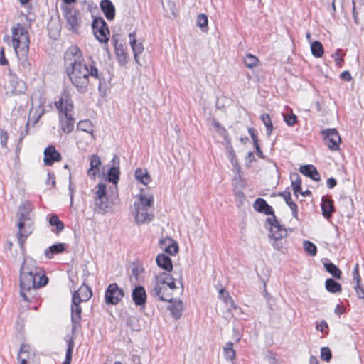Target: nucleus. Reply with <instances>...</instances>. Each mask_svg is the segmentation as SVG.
<instances>
[{
    "mask_svg": "<svg viewBox=\"0 0 364 364\" xmlns=\"http://www.w3.org/2000/svg\"><path fill=\"white\" fill-rule=\"evenodd\" d=\"M80 304V302H79L78 299L77 298V294L72 295L71 321L73 332L77 329L81 321L82 309Z\"/></svg>",
    "mask_w": 364,
    "mask_h": 364,
    "instance_id": "nucleus-16",
    "label": "nucleus"
},
{
    "mask_svg": "<svg viewBox=\"0 0 364 364\" xmlns=\"http://www.w3.org/2000/svg\"><path fill=\"white\" fill-rule=\"evenodd\" d=\"M321 358L326 361L329 362L332 358V353L329 348L322 347L321 349Z\"/></svg>",
    "mask_w": 364,
    "mask_h": 364,
    "instance_id": "nucleus-52",
    "label": "nucleus"
},
{
    "mask_svg": "<svg viewBox=\"0 0 364 364\" xmlns=\"http://www.w3.org/2000/svg\"><path fill=\"white\" fill-rule=\"evenodd\" d=\"M224 355L228 360H232L235 357V351L233 349V343L228 342L223 347Z\"/></svg>",
    "mask_w": 364,
    "mask_h": 364,
    "instance_id": "nucleus-41",
    "label": "nucleus"
},
{
    "mask_svg": "<svg viewBox=\"0 0 364 364\" xmlns=\"http://www.w3.org/2000/svg\"><path fill=\"white\" fill-rule=\"evenodd\" d=\"M97 198H105L107 196V187L104 183L97 185V190L95 191Z\"/></svg>",
    "mask_w": 364,
    "mask_h": 364,
    "instance_id": "nucleus-51",
    "label": "nucleus"
},
{
    "mask_svg": "<svg viewBox=\"0 0 364 364\" xmlns=\"http://www.w3.org/2000/svg\"><path fill=\"white\" fill-rule=\"evenodd\" d=\"M260 119L266 127L267 135L269 136L273 130V125L269 115L268 114H262L260 117Z\"/></svg>",
    "mask_w": 364,
    "mask_h": 364,
    "instance_id": "nucleus-47",
    "label": "nucleus"
},
{
    "mask_svg": "<svg viewBox=\"0 0 364 364\" xmlns=\"http://www.w3.org/2000/svg\"><path fill=\"white\" fill-rule=\"evenodd\" d=\"M291 180V186L294 194L297 196L298 193L301 190V179L298 173H292L290 176Z\"/></svg>",
    "mask_w": 364,
    "mask_h": 364,
    "instance_id": "nucleus-37",
    "label": "nucleus"
},
{
    "mask_svg": "<svg viewBox=\"0 0 364 364\" xmlns=\"http://www.w3.org/2000/svg\"><path fill=\"white\" fill-rule=\"evenodd\" d=\"M72 289L73 290V295L77 293V298L80 303L88 301L92 295L91 288L84 284L77 290H75V287H72Z\"/></svg>",
    "mask_w": 364,
    "mask_h": 364,
    "instance_id": "nucleus-22",
    "label": "nucleus"
},
{
    "mask_svg": "<svg viewBox=\"0 0 364 364\" xmlns=\"http://www.w3.org/2000/svg\"><path fill=\"white\" fill-rule=\"evenodd\" d=\"M353 279L356 281V282H360L361 280L360 276L359 274V265L356 264L353 270Z\"/></svg>",
    "mask_w": 364,
    "mask_h": 364,
    "instance_id": "nucleus-59",
    "label": "nucleus"
},
{
    "mask_svg": "<svg viewBox=\"0 0 364 364\" xmlns=\"http://www.w3.org/2000/svg\"><path fill=\"white\" fill-rule=\"evenodd\" d=\"M90 168L87 170V175L91 178H95L97 173L100 170L101 166V160L97 154H92L90 159Z\"/></svg>",
    "mask_w": 364,
    "mask_h": 364,
    "instance_id": "nucleus-28",
    "label": "nucleus"
},
{
    "mask_svg": "<svg viewBox=\"0 0 364 364\" xmlns=\"http://www.w3.org/2000/svg\"><path fill=\"white\" fill-rule=\"evenodd\" d=\"M111 41L114 47L115 54L119 65L122 66L126 65L128 60L125 45L119 41V36L117 35H113L112 36Z\"/></svg>",
    "mask_w": 364,
    "mask_h": 364,
    "instance_id": "nucleus-12",
    "label": "nucleus"
},
{
    "mask_svg": "<svg viewBox=\"0 0 364 364\" xmlns=\"http://www.w3.org/2000/svg\"><path fill=\"white\" fill-rule=\"evenodd\" d=\"M312 55L316 58H321L323 54V47L318 41H314L311 45Z\"/></svg>",
    "mask_w": 364,
    "mask_h": 364,
    "instance_id": "nucleus-38",
    "label": "nucleus"
},
{
    "mask_svg": "<svg viewBox=\"0 0 364 364\" xmlns=\"http://www.w3.org/2000/svg\"><path fill=\"white\" fill-rule=\"evenodd\" d=\"M267 221L270 224L269 237L274 240H279L287 235V230L278 222L276 216L267 218Z\"/></svg>",
    "mask_w": 364,
    "mask_h": 364,
    "instance_id": "nucleus-13",
    "label": "nucleus"
},
{
    "mask_svg": "<svg viewBox=\"0 0 364 364\" xmlns=\"http://www.w3.org/2000/svg\"><path fill=\"white\" fill-rule=\"evenodd\" d=\"M134 177L136 181L144 185H148L151 181L150 176L146 169L136 168L134 171Z\"/></svg>",
    "mask_w": 364,
    "mask_h": 364,
    "instance_id": "nucleus-33",
    "label": "nucleus"
},
{
    "mask_svg": "<svg viewBox=\"0 0 364 364\" xmlns=\"http://www.w3.org/2000/svg\"><path fill=\"white\" fill-rule=\"evenodd\" d=\"M170 304H171L168 306V309L171 311V316L176 319H179L183 311L182 301L173 299L172 303Z\"/></svg>",
    "mask_w": 364,
    "mask_h": 364,
    "instance_id": "nucleus-30",
    "label": "nucleus"
},
{
    "mask_svg": "<svg viewBox=\"0 0 364 364\" xmlns=\"http://www.w3.org/2000/svg\"><path fill=\"white\" fill-rule=\"evenodd\" d=\"M48 283V277L41 275L37 277L34 275L20 273V294L26 301L31 302L34 298L36 290L46 286Z\"/></svg>",
    "mask_w": 364,
    "mask_h": 364,
    "instance_id": "nucleus-4",
    "label": "nucleus"
},
{
    "mask_svg": "<svg viewBox=\"0 0 364 364\" xmlns=\"http://www.w3.org/2000/svg\"><path fill=\"white\" fill-rule=\"evenodd\" d=\"M208 17L205 14H200L197 17V26L200 27L203 31L208 28Z\"/></svg>",
    "mask_w": 364,
    "mask_h": 364,
    "instance_id": "nucleus-49",
    "label": "nucleus"
},
{
    "mask_svg": "<svg viewBox=\"0 0 364 364\" xmlns=\"http://www.w3.org/2000/svg\"><path fill=\"white\" fill-rule=\"evenodd\" d=\"M284 120L289 126H294L297 122V117L293 114H287L284 115Z\"/></svg>",
    "mask_w": 364,
    "mask_h": 364,
    "instance_id": "nucleus-53",
    "label": "nucleus"
},
{
    "mask_svg": "<svg viewBox=\"0 0 364 364\" xmlns=\"http://www.w3.org/2000/svg\"><path fill=\"white\" fill-rule=\"evenodd\" d=\"M69 194H70V205L73 203V197H74V193L75 191V186L73 184L71 181V175H70L69 177Z\"/></svg>",
    "mask_w": 364,
    "mask_h": 364,
    "instance_id": "nucleus-57",
    "label": "nucleus"
},
{
    "mask_svg": "<svg viewBox=\"0 0 364 364\" xmlns=\"http://www.w3.org/2000/svg\"><path fill=\"white\" fill-rule=\"evenodd\" d=\"M95 205L101 210L107 212L109 208L107 197L106 196L105 198H96Z\"/></svg>",
    "mask_w": 364,
    "mask_h": 364,
    "instance_id": "nucleus-50",
    "label": "nucleus"
},
{
    "mask_svg": "<svg viewBox=\"0 0 364 364\" xmlns=\"http://www.w3.org/2000/svg\"><path fill=\"white\" fill-rule=\"evenodd\" d=\"M132 297L136 306L144 308L146 303V292L144 287L136 286L132 289Z\"/></svg>",
    "mask_w": 364,
    "mask_h": 364,
    "instance_id": "nucleus-18",
    "label": "nucleus"
},
{
    "mask_svg": "<svg viewBox=\"0 0 364 364\" xmlns=\"http://www.w3.org/2000/svg\"><path fill=\"white\" fill-rule=\"evenodd\" d=\"M299 171L306 177L310 178L313 181H319L321 180L320 173L316 170V167L311 164H306L301 166Z\"/></svg>",
    "mask_w": 364,
    "mask_h": 364,
    "instance_id": "nucleus-25",
    "label": "nucleus"
},
{
    "mask_svg": "<svg viewBox=\"0 0 364 364\" xmlns=\"http://www.w3.org/2000/svg\"><path fill=\"white\" fill-rule=\"evenodd\" d=\"M64 67L70 81L78 92L85 93L88 90L90 77L99 80L100 87L101 75L97 68L92 65L88 68L81 50L77 46L69 47L65 52Z\"/></svg>",
    "mask_w": 364,
    "mask_h": 364,
    "instance_id": "nucleus-1",
    "label": "nucleus"
},
{
    "mask_svg": "<svg viewBox=\"0 0 364 364\" xmlns=\"http://www.w3.org/2000/svg\"><path fill=\"white\" fill-rule=\"evenodd\" d=\"M219 299H221L223 302L228 304L229 301L232 299V297L230 296L228 291H225L224 289H221L219 291Z\"/></svg>",
    "mask_w": 364,
    "mask_h": 364,
    "instance_id": "nucleus-54",
    "label": "nucleus"
},
{
    "mask_svg": "<svg viewBox=\"0 0 364 364\" xmlns=\"http://www.w3.org/2000/svg\"><path fill=\"white\" fill-rule=\"evenodd\" d=\"M279 195L282 196L285 200L287 205L289 207L292 212L293 217L299 220L298 215V206L292 200L291 193L289 191H285L282 193H279Z\"/></svg>",
    "mask_w": 364,
    "mask_h": 364,
    "instance_id": "nucleus-27",
    "label": "nucleus"
},
{
    "mask_svg": "<svg viewBox=\"0 0 364 364\" xmlns=\"http://www.w3.org/2000/svg\"><path fill=\"white\" fill-rule=\"evenodd\" d=\"M100 9L109 21L113 20L115 17V7L110 0H102Z\"/></svg>",
    "mask_w": 364,
    "mask_h": 364,
    "instance_id": "nucleus-26",
    "label": "nucleus"
},
{
    "mask_svg": "<svg viewBox=\"0 0 364 364\" xmlns=\"http://www.w3.org/2000/svg\"><path fill=\"white\" fill-rule=\"evenodd\" d=\"M32 208V204L29 201H25L21 204L16 213L18 218L16 235L21 248H23L26 239L34 230L33 222L30 215Z\"/></svg>",
    "mask_w": 364,
    "mask_h": 364,
    "instance_id": "nucleus-2",
    "label": "nucleus"
},
{
    "mask_svg": "<svg viewBox=\"0 0 364 364\" xmlns=\"http://www.w3.org/2000/svg\"><path fill=\"white\" fill-rule=\"evenodd\" d=\"M134 218L138 225L151 222L154 219L153 210L141 207V204L135 201L134 203Z\"/></svg>",
    "mask_w": 364,
    "mask_h": 364,
    "instance_id": "nucleus-10",
    "label": "nucleus"
},
{
    "mask_svg": "<svg viewBox=\"0 0 364 364\" xmlns=\"http://www.w3.org/2000/svg\"><path fill=\"white\" fill-rule=\"evenodd\" d=\"M124 296V290L117 283H112L108 285L105 293V303L116 305L122 299Z\"/></svg>",
    "mask_w": 364,
    "mask_h": 364,
    "instance_id": "nucleus-7",
    "label": "nucleus"
},
{
    "mask_svg": "<svg viewBox=\"0 0 364 364\" xmlns=\"http://www.w3.org/2000/svg\"><path fill=\"white\" fill-rule=\"evenodd\" d=\"M67 350H66V354H65V358L63 361V364H70L72 360V354H73V350L74 347V342L72 338H70L68 341L67 343Z\"/></svg>",
    "mask_w": 364,
    "mask_h": 364,
    "instance_id": "nucleus-46",
    "label": "nucleus"
},
{
    "mask_svg": "<svg viewBox=\"0 0 364 364\" xmlns=\"http://www.w3.org/2000/svg\"><path fill=\"white\" fill-rule=\"evenodd\" d=\"M8 88L13 95H20L26 92V84L9 70Z\"/></svg>",
    "mask_w": 364,
    "mask_h": 364,
    "instance_id": "nucleus-11",
    "label": "nucleus"
},
{
    "mask_svg": "<svg viewBox=\"0 0 364 364\" xmlns=\"http://www.w3.org/2000/svg\"><path fill=\"white\" fill-rule=\"evenodd\" d=\"M321 210L324 218L328 219L335 211L333 200L327 196H323L321 199Z\"/></svg>",
    "mask_w": 364,
    "mask_h": 364,
    "instance_id": "nucleus-24",
    "label": "nucleus"
},
{
    "mask_svg": "<svg viewBox=\"0 0 364 364\" xmlns=\"http://www.w3.org/2000/svg\"><path fill=\"white\" fill-rule=\"evenodd\" d=\"M316 328L317 331L323 332L326 328H328V324L326 321H321L316 323Z\"/></svg>",
    "mask_w": 364,
    "mask_h": 364,
    "instance_id": "nucleus-61",
    "label": "nucleus"
},
{
    "mask_svg": "<svg viewBox=\"0 0 364 364\" xmlns=\"http://www.w3.org/2000/svg\"><path fill=\"white\" fill-rule=\"evenodd\" d=\"M20 273H26L34 275L37 277H41V275H46L43 269L39 267L36 262L32 258H26L23 260Z\"/></svg>",
    "mask_w": 364,
    "mask_h": 364,
    "instance_id": "nucleus-15",
    "label": "nucleus"
},
{
    "mask_svg": "<svg viewBox=\"0 0 364 364\" xmlns=\"http://www.w3.org/2000/svg\"><path fill=\"white\" fill-rule=\"evenodd\" d=\"M324 267L336 279H339L341 278V271L332 262L325 263Z\"/></svg>",
    "mask_w": 364,
    "mask_h": 364,
    "instance_id": "nucleus-40",
    "label": "nucleus"
},
{
    "mask_svg": "<svg viewBox=\"0 0 364 364\" xmlns=\"http://www.w3.org/2000/svg\"><path fill=\"white\" fill-rule=\"evenodd\" d=\"M35 355L31 352V347L28 344H22L18 354V360L21 364H35Z\"/></svg>",
    "mask_w": 364,
    "mask_h": 364,
    "instance_id": "nucleus-17",
    "label": "nucleus"
},
{
    "mask_svg": "<svg viewBox=\"0 0 364 364\" xmlns=\"http://www.w3.org/2000/svg\"><path fill=\"white\" fill-rule=\"evenodd\" d=\"M61 159L60 154L56 151L55 146H48L44 150V163L47 166H51L54 162Z\"/></svg>",
    "mask_w": 364,
    "mask_h": 364,
    "instance_id": "nucleus-19",
    "label": "nucleus"
},
{
    "mask_svg": "<svg viewBox=\"0 0 364 364\" xmlns=\"http://www.w3.org/2000/svg\"><path fill=\"white\" fill-rule=\"evenodd\" d=\"M114 166L109 168L107 173V180L109 182L117 185L119 179V159L116 156L113 158Z\"/></svg>",
    "mask_w": 364,
    "mask_h": 364,
    "instance_id": "nucleus-21",
    "label": "nucleus"
},
{
    "mask_svg": "<svg viewBox=\"0 0 364 364\" xmlns=\"http://www.w3.org/2000/svg\"><path fill=\"white\" fill-rule=\"evenodd\" d=\"M341 78L347 82H349L352 79L351 75L348 71H343L341 73Z\"/></svg>",
    "mask_w": 364,
    "mask_h": 364,
    "instance_id": "nucleus-63",
    "label": "nucleus"
},
{
    "mask_svg": "<svg viewBox=\"0 0 364 364\" xmlns=\"http://www.w3.org/2000/svg\"><path fill=\"white\" fill-rule=\"evenodd\" d=\"M49 223L51 226L55 227V229L53 230V232L57 235L60 233L64 229L63 223L60 220L58 216L55 214H53L50 216Z\"/></svg>",
    "mask_w": 364,
    "mask_h": 364,
    "instance_id": "nucleus-34",
    "label": "nucleus"
},
{
    "mask_svg": "<svg viewBox=\"0 0 364 364\" xmlns=\"http://www.w3.org/2000/svg\"><path fill=\"white\" fill-rule=\"evenodd\" d=\"M29 32L26 26L20 23L14 24L11 28V46L14 51L29 49Z\"/></svg>",
    "mask_w": 364,
    "mask_h": 364,
    "instance_id": "nucleus-5",
    "label": "nucleus"
},
{
    "mask_svg": "<svg viewBox=\"0 0 364 364\" xmlns=\"http://www.w3.org/2000/svg\"><path fill=\"white\" fill-rule=\"evenodd\" d=\"M156 262L159 267L165 271L171 272L173 269L171 259L166 255L160 254L157 255Z\"/></svg>",
    "mask_w": 364,
    "mask_h": 364,
    "instance_id": "nucleus-29",
    "label": "nucleus"
},
{
    "mask_svg": "<svg viewBox=\"0 0 364 364\" xmlns=\"http://www.w3.org/2000/svg\"><path fill=\"white\" fill-rule=\"evenodd\" d=\"M248 133L250 135V136L253 141L254 145L258 144L259 141H258V138H257V130L255 128L250 127L248 129Z\"/></svg>",
    "mask_w": 364,
    "mask_h": 364,
    "instance_id": "nucleus-58",
    "label": "nucleus"
},
{
    "mask_svg": "<svg viewBox=\"0 0 364 364\" xmlns=\"http://www.w3.org/2000/svg\"><path fill=\"white\" fill-rule=\"evenodd\" d=\"M253 208L257 212L264 213L267 215L272 216L274 215L272 207L270 206L263 198H259L256 199L253 204Z\"/></svg>",
    "mask_w": 364,
    "mask_h": 364,
    "instance_id": "nucleus-23",
    "label": "nucleus"
},
{
    "mask_svg": "<svg viewBox=\"0 0 364 364\" xmlns=\"http://www.w3.org/2000/svg\"><path fill=\"white\" fill-rule=\"evenodd\" d=\"M325 287L328 291L337 293L341 291V285L333 279L329 278L326 280Z\"/></svg>",
    "mask_w": 364,
    "mask_h": 364,
    "instance_id": "nucleus-35",
    "label": "nucleus"
},
{
    "mask_svg": "<svg viewBox=\"0 0 364 364\" xmlns=\"http://www.w3.org/2000/svg\"><path fill=\"white\" fill-rule=\"evenodd\" d=\"M303 247L305 252L311 257H314L317 254V247L316 245L309 240L303 242Z\"/></svg>",
    "mask_w": 364,
    "mask_h": 364,
    "instance_id": "nucleus-43",
    "label": "nucleus"
},
{
    "mask_svg": "<svg viewBox=\"0 0 364 364\" xmlns=\"http://www.w3.org/2000/svg\"><path fill=\"white\" fill-rule=\"evenodd\" d=\"M258 63V58L252 54H247L244 58V63L248 68L256 67Z\"/></svg>",
    "mask_w": 364,
    "mask_h": 364,
    "instance_id": "nucleus-45",
    "label": "nucleus"
},
{
    "mask_svg": "<svg viewBox=\"0 0 364 364\" xmlns=\"http://www.w3.org/2000/svg\"><path fill=\"white\" fill-rule=\"evenodd\" d=\"M326 183L328 188H333L336 186L337 181L334 178H330L327 180Z\"/></svg>",
    "mask_w": 364,
    "mask_h": 364,
    "instance_id": "nucleus-64",
    "label": "nucleus"
},
{
    "mask_svg": "<svg viewBox=\"0 0 364 364\" xmlns=\"http://www.w3.org/2000/svg\"><path fill=\"white\" fill-rule=\"evenodd\" d=\"M92 30L95 36L100 43H107L109 40V31L107 23L102 18L93 19Z\"/></svg>",
    "mask_w": 364,
    "mask_h": 364,
    "instance_id": "nucleus-6",
    "label": "nucleus"
},
{
    "mask_svg": "<svg viewBox=\"0 0 364 364\" xmlns=\"http://www.w3.org/2000/svg\"><path fill=\"white\" fill-rule=\"evenodd\" d=\"M138 203L141 204V207L153 210L154 197L152 196H146L144 194H141L139 196V201Z\"/></svg>",
    "mask_w": 364,
    "mask_h": 364,
    "instance_id": "nucleus-39",
    "label": "nucleus"
},
{
    "mask_svg": "<svg viewBox=\"0 0 364 364\" xmlns=\"http://www.w3.org/2000/svg\"><path fill=\"white\" fill-rule=\"evenodd\" d=\"M130 46L132 49L134 53V58L136 63H139V55L141 54L144 50V46L142 43H137V41H134V40L130 42Z\"/></svg>",
    "mask_w": 364,
    "mask_h": 364,
    "instance_id": "nucleus-36",
    "label": "nucleus"
},
{
    "mask_svg": "<svg viewBox=\"0 0 364 364\" xmlns=\"http://www.w3.org/2000/svg\"><path fill=\"white\" fill-rule=\"evenodd\" d=\"M77 129L83 131L87 133H92L93 132V126L90 120H81L77 125Z\"/></svg>",
    "mask_w": 364,
    "mask_h": 364,
    "instance_id": "nucleus-44",
    "label": "nucleus"
},
{
    "mask_svg": "<svg viewBox=\"0 0 364 364\" xmlns=\"http://www.w3.org/2000/svg\"><path fill=\"white\" fill-rule=\"evenodd\" d=\"M8 64V60L5 57L4 48H1L0 50V65H5Z\"/></svg>",
    "mask_w": 364,
    "mask_h": 364,
    "instance_id": "nucleus-62",
    "label": "nucleus"
},
{
    "mask_svg": "<svg viewBox=\"0 0 364 364\" xmlns=\"http://www.w3.org/2000/svg\"><path fill=\"white\" fill-rule=\"evenodd\" d=\"M160 245L161 248H164L166 252L171 255H175L178 251V245L169 238L161 240Z\"/></svg>",
    "mask_w": 364,
    "mask_h": 364,
    "instance_id": "nucleus-32",
    "label": "nucleus"
},
{
    "mask_svg": "<svg viewBox=\"0 0 364 364\" xmlns=\"http://www.w3.org/2000/svg\"><path fill=\"white\" fill-rule=\"evenodd\" d=\"M321 135L323 136L325 144L328 146V149L331 151H338L341 142V138L338 132L333 129H326L321 132Z\"/></svg>",
    "mask_w": 364,
    "mask_h": 364,
    "instance_id": "nucleus-8",
    "label": "nucleus"
},
{
    "mask_svg": "<svg viewBox=\"0 0 364 364\" xmlns=\"http://www.w3.org/2000/svg\"><path fill=\"white\" fill-rule=\"evenodd\" d=\"M151 295L154 297H157L160 301H168L172 303L173 294L172 292L166 287V286L155 283L151 290Z\"/></svg>",
    "mask_w": 364,
    "mask_h": 364,
    "instance_id": "nucleus-14",
    "label": "nucleus"
},
{
    "mask_svg": "<svg viewBox=\"0 0 364 364\" xmlns=\"http://www.w3.org/2000/svg\"><path fill=\"white\" fill-rule=\"evenodd\" d=\"M7 139H8L7 132L6 131H4V129H0V142H1V145L3 147L6 146Z\"/></svg>",
    "mask_w": 364,
    "mask_h": 364,
    "instance_id": "nucleus-56",
    "label": "nucleus"
},
{
    "mask_svg": "<svg viewBox=\"0 0 364 364\" xmlns=\"http://www.w3.org/2000/svg\"><path fill=\"white\" fill-rule=\"evenodd\" d=\"M212 125L215 129V131L221 136H223L225 139V140L228 141V144H230V141L227 139V135L228 132L227 130L224 127H223L219 122H218L216 119H213L212 121Z\"/></svg>",
    "mask_w": 364,
    "mask_h": 364,
    "instance_id": "nucleus-48",
    "label": "nucleus"
},
{
    "mask_svg": "<svg viewBox=\"0 0 364 364\" xmlns=\"http://www.w3.org/2000/svg\"><path fill=\"white\" fill-rule=\"evenodd\" d=\"M173 279H174V278L169 273L162 272L155 276L154 282L166 285L167 282H171Z\"/></svg>",
    "mask_w": 364,
    "mask_h": 364,
    "instance_id": "nucleus-42",
    "label": "nucleus"
},
{
    "mask_svg": "<svg viewBox=\"0 0 364 364\" xmlns=\"http://www.w3.org/2000/svg\"><path fill=\"white\" fill-rule=\"evenodd\" d=\"M354 289L356 292V295L359 299L364 300V288L360 286V282H356V285L354 287Z\"/></svg>",
    "mask_w": 364,
    "mask_h": 364,
    "instance_id": "nucleus-55",
    "label": "nucleus"
},
{
    "mask_svg": "<svg viewBox=\"0 0 364 364\" xmlns=\"http://www.w3.org/2000/svg\"><path fill=\"white\" fill-rule=\"evenodd\" d=\"M65 250V245L64 243H56L44 251V255L47 259H51L55 255L63 252Z\"/></svg>",
    "mask_w": 364,
    "mask_h": 364,
    "instance_id": "nucleus-31",
    "label": "nucleus"
},
{
    "mask_svg": "<svg viewBox=\"0 0 364 364\" xmlns=\"http://www.w3.org/2000/svg\"><path fill=\"white\" fill-rule=\"evenodd\" d=\"M63 11L64 17L70 26V29L74 33H77L81 23L79 10L72 6H68Z\"/></svg>",
    "mask_w": 364,
    "mask_h": 364,
    "instance_id": "nucleus-9",
    "label": "nucleus"
},
{
    "mask_svg": "<svg viewBox=\"0 0 364 364\" xmlns=\"http://www.w3.org/2000/svg\"><path fill=\"white\" fill-rule=\"evenodd\" d=\"M28 51L29 49H23L15 52L18 60V65L24 73H28L31 70V64L28 58Z\"/></svg>",
    "mask_w": 364,
    "mask_h": 364,
    "instance_id": "nucleus-20",
    "label": "nucleus"
},
{
    "mask_svg": "<svg viewBox=\"0 0 364 364\" xmlns=\"http://www.w3.org/2000/svg\"><path fill=\"white\" fill-rule=\"evenodd\" d=\"M333 58L335 61L336 62V64L340 65L341 63L343 62L341 50H336L333 55Z\"/></svg>",
    "mask_w": 364,
    "mask_h": 364,
    "instance_id": "nucleus-60",
    "label": "nucleus"
},
{
    "mask_svg": "<svg viewBox=\"0 0 364 364\" xmlns=\"http://www.w3.org/2000/svg\"><path fill=\"white\" fill-rule=\"evenodd\" d=\"M55 106L59 112V122L62 131L66 134L70 133L74 129L75 119L71 114L74 106L70 95L63 92L55 102Z\"/></svg>",
    "mask_w": 364,
    "mask_h": 364,
    "instance_id": "nucleus-3",
    "label": "nucleus"
}]
</instances>
